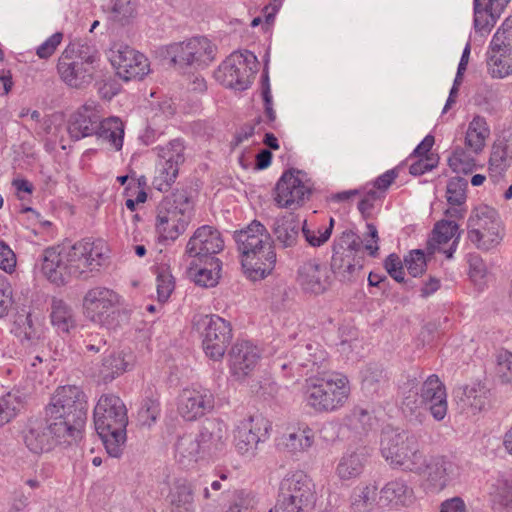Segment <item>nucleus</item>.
<instances>
[{"mask_svg":"<svg viewBox=\"0 0 512 512\" xmlns=\"http://www.w3.org/2000/svg\"><path fill=\"white\" fill-rule=\"evenodd\" d=\"M455 468V464L445 456H426L424 469L416 474L424 478L431 491L439 492L452 480Z\"/></svg>","mask_w":512,"mask_h":512,"instance_id":"5701e85b","label":"nucleus"},{"mask_svg":"<svg viewBox=\"0 0 512 512\" xmlns=\"http://www.w3.org/2000/svg\"><path fill=\"white\" fill-rule=\"evenodd\" d=\"M175 457L182 464H190L200 459H207L202 455V448L197 435L185 434L178 438L175 444Z\"/></svg>","mask_w":512,"mask_h":512,"instance_id":"37998d69","label":"nucleus"},{"mask_svg":"<svg viewBox=\"0 0 512 512\" xmlns=\"http://www.w3.org/2000/svg\"><path fill=\"white\" fill-rule=\"evenodd\" d=\"M190 40L174 42L165 47L164 55L180 68L191 66Z\"/></svg>","mask_w":512,"mask_h":512,"instance_id":"603ef678","label":"nucleus"},{"mask_svg":"<svg viewBox=\"0 0 512 512\" xmlns=\"http://www.w3.org/2000/svg\"><path fill=\"white\" fill-rule=\"evenodd\" d=\"M367 232L366 237L362 240V255L364 256V252H367V254L371 257H376L378 255L379 251V236L377 228L372 223H367Z\"/></svg>","mask_w":512,"mask_h":512,"instance_id":"69168bd1","label":"nucleus"},{"mask_svg":"<svg viewBox=\"0 0 512 512\" xmlns=\"http://www.w3.org/2000/svg\"><path fill=\"white\" fill-rule=\"evenodd\" d=\"M205 330L202 346L207 357L214 361L221 360L232 339L229 322L217 315L205 317Z\"/></svg>","mask_w":512,"mask_h":512,"instance_id":"dca6fc26","label":"nucleus"},{"mask_svg":"<svg viewBox=\"0 0 512 512\" xmlns=\"http://www.w3.org/2000/svg\"><path fill=\"white\" fill-rule=\"evenodd\" d=\"M87 413V397L80 387H58L40 413L41 425L34 437V453L76 445L83 437Z\"/></svg>","mask_w":512,"mask_h":512,"instance_id":"f257e3e1","label":"nucleus"},{"mask_svg":"<svg viewBox=\"0 0 512 512\" xmlns=\"http://www.w3.org/2000/svg\"><path fill=\"white\" fill-rule=\"evenodd\" d=\"M496 374L503 383H512V352L501 350L496 357Z\"/></svg>","mask_w":512,"mask_h":512,"instance_id":"052dcab7","label":"nucleus"},{"mask_svg":"<svg viewBox=\"0 0 512 512\" xmlns=\"http://www.w3.org/2000/svg\"><path fill=\"white\" fill-rule=\"evenodd\" d=\"M101 55L96 45L86 39H75L62 51L57 61L61 80L72 88H84L94 79Z\"/></svg>","mask_w":512,"mask_h":512,"instance_id":"7ed1b4c3","label":"nucleus"},{"mask_svg":"<svg viewBox=\"0 0 512 512\" xmlns=\"http://www.w3.org/2000/svg\"><path fill=\"white\" fill-rule=\"evenodd\" d=\"M109 60L116 74L124 81L141 80L150 71L148 58L126 44H114Z\"/></svg>","mask_w":512,"mask_h":512,"instance_id":"f8f14e48","label":"nucleus"},{"mask_svg":"<svg viewBox=\"0 0 512 512\" xmlns=\"http://www.w3.org/2000/svg\"><path fill=\"white\" fill-rule=\"evenodd\" d=\"M417 439L415 433L407 430L386 429L382 432L381 454L392 468H397L401 458H405V452Z\"/></svg>","mask_w":512,"mask_h":512,"instance_id":"aec40b11","label":"nucleus"},{"mask_svg":"<svg viewBox=\"0 0 512 512\" xmlns=\"http://www.w3.org/2000/svg\"><path fill=\"white\" fill-rule=\"evenodd\" d=\"M401 410L409 421L423 423L426 416V408L418 390H409L401 402Z\"/></svg>","mask_w":512,"mask_h":512,"instance_id":"49530a36","label":"nucleus"},{"mask_svg":"<svg viewBox=\"0 0 512 512\" xmlns=\"http://www.w3.org/2000/svg\"><path fill=\"white\" fill-rule=\"evenodd\" d=\"M62 116L53 114L48 118L44 119L41 124V129L45 135L48 136L49 142L55 144L62 131L61 122Z\"/></svg>","mask_w":512,"mask_h":512,"instance_id":"338daca9","label":"nucleus"},{"mask_svg":"<svg viewBox=\"0 0 512 512\" xmlns=\"http://www.w3.org/2000/svg\"><path fill=\"white\" fill-rule=\"evenodd\" d=\"M490 390L480 382L465 385L454 391L457 405L462 410L472 415L481 412L489 401Z\"/></svg>","mask_w":512,"mask_h":512,"instance_id":"cd10ccee","label":"nucleus"},{"mask_svg":"<svg viewBox=\"0 0 512 512\" xmlns=\"http://www.w3.org/2000/svg\"><path fill=\"white\" fill-rule=\"evenodd\" d=\"M189 49L191 51V66L205 68L216 57L217 47L206 37H192Z\"/></svg>","mask_w":512,"mask_h":512,"instance_id":"ea45409f","label":"nucleus"},{"mask_svg":"<svg viewBox=\"0 0 512 512\" xmlns=\"http://www.w3.org/2000/svg\"><path fill=\"white\" fill-rule=\"evenodd\" d=\"M378 488L372 483H360L350 495V512H373L377 506Z\"/></svg>","mask_w":512,"mask_h":512,"instance_id":"f704fd0d","label":"nucleus"},{"mask_svg":"<svg viewBox=\"0 0 512 512\" xmlns=\"http://www.w3.org/2000/svg\"><path fill=\"white\" fill-rule=\"evenodd\" d=\"M387 382L381 365L370 363L361 370V389L370 396L378 394Z\"/></svg>","mask_w":512,"mask_h":512,"instance_id":"c03bdc74","label":"nucleus"},{"mask_svg":"<svg viewBox=\"0 0 512 512\" xmlns=\"http://www.w3.org/2000/svg\"><path fill=\"white\" fill-rule=\"evenodd\" d=\"M468 183L464 178H451L447 184L446 198L451 206H463L466 202Z\"/></svg>","mask_w":512,"mask_h":512,"instance_id":"4d7b16f0","label":"nucleus"},{"mask_svg":"<svg viewBox=\"0 0 512 512\" xmlns=\"http://www.w3.org/2000/svg\"><path fill=\"white\" fill-rule=\"evenodd\" d=\"M303 177L301 171L289 170L283 173L275 187L274 200L278 207L295 209L308 199L311 189Z\"/></svg>","mask_w":512,"mask_h":512,"instance_id":"4468645a","label":"nucleus"},{"mask_svg":"<svg viewBox=\"0 0 512 512\" xmlns=\"http://www.w3.org/2000/svg\"><path fill=\"white\" fill-rule=\"evenodd\" d=\"M66 263V248H47L43 254L42 273L50 282L62 285L69 278L68 265Z\"/></svg>","mask_w":512,"mask_h":512,"instance_id":"c756f323","label":"nucleus"},{"mask_svg":"<svg viewBox=\"0 0 512 512\" xmlns=\"http://www.w3.org/2000/svg\"><path fill=\"white\" fill-rule=\"evenodd\" d=\"M50 317L53 326L61 332H69L70 328L75 325L71 307L61 299H53Z\"/></svg>","mask_w":512,"mask_h":512,"instance_id":"de8ad7c7","label":"nucleus"},{"mask_svg":"<svg viewBox=\"0 0 512 512\" xmlns=\"http://www.w3.org/2000/svg\"><path fill=\"white\" fill-rule=\"evenodd\" d=\"M213 393L203 387L185 388L178 400V413L186 421H195L213 410Z\"/></svg>","mask_w":512,"mask_h":512,"instance_id":"6ab92c4d","label":"nucleus"},{"mask_svg":"<svg viewBox=\"0 0 512 512\" xmlns=\"http://www.w3.org/2000/svg\"><path fill=\"white\" fill-rule=\"evenodd\" d=\"M157 297L159 302H165L174 290V281L168 272H160L156 278Z\"/></svg>","mask_w":512,"mask_h":512,"instance_id":"774afa93","label":"nucleus"},{"mask_svg":"<svg viewBox=\"0 0 512 512\" xmlns=\"http://www.w3.org/2000/svg\"><path fill=\"white\" fill-rule=\"evenodd\" d=\"M197 437L202 455L207 459H218L227 449L228 426L219 418H207L199 426Z\"/></svg>","mask_w":512,"mask_h":512,"instance_id":"a211bd4d","label":"nucleus"},{"mask_svg":"<svg viewBox=\"0 0 512 512\" xmlns=\"http://www.w3.org/2000/svg\"><path fill=\"white\" fill-rule=\"evenodd\" d=\"M489 56L488 71L493 78H504L512 74V53L507 50L493 51Z\"/></svg>","mask_w":512,"mask_h":512,"instance_id":"09e8293b","label":"nucleus"},{"mask_svg":"<svg viewBox=\"0 0 512 512\" xmlns=\"http://www.w3.org/2000/svg\"><path fill=\"white\" fill-rule=\"evenodd\" d=\"M471 150L456 148L452 155L448 158L450 168L456 173H470L475 167V156Z\"/></svg>","mask_w":512,"mask_h":512,"instance_id":"6e6d98bb","label":"nucleus"},{"mask_svg":"<svg viewBox=\"0 0 512 512\" xmlns=\"http://www.w3.org/2000/svg\"><path fill=\"white\" fill-rule=\"evenodd\" d=\"M294 353L296 364L300 367L310 368L311 372L320 368L327 358L326 351L316 342L298 346Z\"/></svg>","mask_w":512,"mask_h":512,"instance_id":"a19ab883","label":"nucleus"},{"mask_svg":"<svg viewBox=\"0 0 512 512\" xmlns=\"http://www.w3.org/2000/svg\"><path fill=\"white\" fill-rule=\"evenodd\" d=\"M278 497L312 505L314 492L311 479L303 471L288 473L280 482Z\"/></svg>","mask_w":512,"mask_h":512,"instance_id":"393cba45","label":"nucleus"},{"mask_svg":"<svg viewBox=\"0 0 512 512\" xmlns=\"http://www.w3.org/2000/svg\"><path fill=\"white\" fill-rule=\"evenodd\" d=\"M510 0H474V27L481 35L488 34Z\"/></svg>","mask_w":512,"mask_h":512,"instance_id":"7c9ffc66","label":"nucleus"},{"mask_svg":"<svg viewBox=\"0 0 512 512\" xmlns=\"http://www.w3.org/2000/svg\"><path fill=\"white\" fill-rule=\"evenodd\" d=\"M160 161L156 168L153 186L159 191H166L175 182L179 165L184 162L185 146L181 139H173L165 146L156 148Z\"/></svg>","mask_w":512,"mask_h":512,"instance_id":"ddd939ff","label":"nucleus"},{"mask_svg":"<svg viewBox=\"0 0 512 512\" xmlns=\"http://www.w3.org/2000/svg\"><path fill=\"white\" fill-rule=\"evenodd\" d=\"M351 393L349 379L339 372H326L306 379L304 397L307 406L318 413H332L347 403Z\"/></svg>","mask_w":512,"mask_h":512,"instance_id":"39448f33","label":"nucleus"},{"mask_svg":"<svg viewBox=\"0 0 512 512\" xmlns=\"http://www.w3.org/2000/svg\"><path fill=\"white\" fill-rule=\"evenodd\" d=\"M94 135L107 142L115 151H119L123 146L124 124L118 117L100 119Z\"/></svg>","mask_w":512,"mask_h":512,"instance_id":"4c0bfd02","label":"nucleus"},{"mask_svg":"<svg viewBox=\"0 0 512 512\" xmlns=\"http://www.w3.org/2000/svg\"><path fill=\"white\" fill-rule=\"evenodd\" d=\"M124 352L112 353L103 359L100 375L105 383L111 382L115 377L126 371L130 364L131 356L126 359Z\"/></svg>","mask_w":512,"mask_h":512,"instance_id":"a18cd8bd","label":"nucleus"},{"mask_svg":"<svg viewBox=\"0 0 512 512\" xmlns=\"http://www.w3.org/2000/svg\"><path fill=\"white\" fill-rule=\"evenodd\" d=\"M331 270L342 282H352L360 275L364 266L362 240L352 230H345L333 242Z\"/></svg>","mask_w":512,"mask_h":512,"instance_id":"0eeeda50","label":"nucleus"},{"mask_svg":"<svg viewBox=\"0 0 512 512\" xmlns=\"http://www.w3.org/2000/svg\"><path fill=\"white\" fill-rule=\"evenodd\" d=\"M203 267L198 268L196 261L190 262L189 275L194 282L203 287H213L218 283L221 271V261L219 259H211L202 261Z\"/></svg>","mask_w":512,"mask_h":512,"instance_id":"58836bf2","label":"nucleus"},{"mask_svg":"<svg viewBox=\"0 0 512 512\" xmlns=\"http://www.w3.org/2000/svg\"><path fill=\"white\" fill-rule=\"evenodd\" d=\"M509 159L506 148L503 146H493L489 159V177L494 182H499L509 167Z\"/></svg>","mask_w":512,"mask_h":512,"instance_id":"8fccbe9b","label":"nucleus"},{"mask_svg":"<svg viewBox=\"0 0 512 512\" xmlns=\"http://www.w3.org/2000/svg\"><path fill=\"white\" fill-rule=\"evenodd\" d=\"M468 239L480 250H490L503 239L504 226L496 209L476 207L468 219Z\"/></svg>","mask_w":512,"mask_h":512,"instance_id":"6e6552de","label":"nucleus"},{"mask_svg":"<svg viewBox=\"0 0 512 512\" xmlns=\"http://www.w3.org/2000/svg\"><path fill=\"white\" fill-rule=\"evenodd\" d=\"M367 460L365 449L347 452L339 459L335 473L342 481L356 479L363 473Z\"/></svg>","mask_w":512,"mask_h":512,"instance_id":"473e14b6","label":"nucleus"},{"mask_svg":"<svg viewBox=\"0 0 512 512\" xmlns=\"http://www.w3.org/2000/svg\"><path fill=\"white\" fill-rule=\"evenodd\" d=\"M156 212L155 227L159 237L174 241L187 229L193 204L186 191H176L161 200Z\"/></svg>","mask_w":512,"mask_h":512,"instance_id":"423d86ee","label":"nucleus"},{"mask_svg":"<svg viewBox=\"0 0 512 512\" xmlns=\"http://www.w3.org/2000/svg\"><path fill=\"white\" fill-rule=\"evenodd\" d=\"M64 34L62 32H55L43 43L36 48V55L39 59H50L56 52L59 45L62 43Z\"/></svg>","mask_w":512,"mask_h":512,"instance_id":"680f3d73","label":"nucleus"},{"mask_svg":"<svg viewBox=\"0 0 512 512\" xmlns=\"http://www.w3.org/2000/svg\"><path fill=\"white\" fill-rule=\"evenodd\" d=\"M404 455L405 458H401L396 469H401L414 474L421 473L425 466L426 455L420 449L419 438Z\"/></svg>","mask_w":512,"mask_h":512,"instance_id":"3c124183","label":"nucleus"},{"mask_svg":"<svg viewBox=\"0 0 512 512\" xmlns=\"http://www.w3.org/2000/svg\"><path fill=\"white\" fill-rule=\"evenodd\" d=\"M257 71V58L250 51L234 52L215 71L216 80L235 90L247 89Z\"/></svg>","mask_w":512,"mask_h":512,"instance_id":"9d476101","label":"nucleus"},{"mask_svg":"<svg viewBox=\"0 0 512 512\" xmlns=\"http://www.w3.org/2000/svg\"><path fill=\"white\" fill-rule=\"evenodd\" d=\"M234 239L242 267L250 279H263L271 273L276 264V253L271 236L261 222L254 220L245 229L236 231Z\"/></svg>","mask_w":512,"mask_h":512,"instance_id":"f03ea898","label":"nucleus"},{"mask_svg":"<svg viewBox=\"0 0 512 512\" xmlns=\"http://www.w3.org/2000/svg\"><path fill=\"white\" fill-rule=\"evenodd\" d=\"M409 274L413 277L421 275L426 269V258L422 250H413L404 259Z\"/></svg>","mask_w":512,"mask_h":512,"instance_id":"0e129e2a","label":"nucleus"},{"mask_svg":"<svg viewBox=\"0 0 512 512\" xmlns=\"http://www.w3.org/2000/svg\"><path fill=\"white\" fill-rule=\"evenodd\" d=\"M166 499L171 512H194L193 490L185 479L173 483Z\"/></svg>","mask_w":512,"mask_h":512,"instance_id":"72a5a7b5","label":"nucleus"},{"mask_svg":"<svg viewBox=\"0 0 512 512\" xmlns=\"http://www.w3.org/2000/svg\"><path fill=\"white\" fill-rule=\"evenodd\" d=\"M301 228L300 221L290 213L275 219L272 232L279 245L291 248L297 244Z\"/></svg>","mask_w":512,"mask_h":512,"instance_id":"2f4dec72","label":"nucleus"},{"mask_svg":"<svg viewBox=\"0 0 512 512\" xmlns=\"http://www.w3.org/2000/svg\"><path fill=\"white\" fill-rule=\"evenodd\" d=\"M269 424L262 416H250L243 419L234 431V445L237 452L246 457H253L259 442L267 438Z\"/></svg>","mask_w":512,"mask_h":512,"instance_id":"2eb2a0df","label":"nucleus"},{"mask_svg":"<svg viewBox=\"0 0 512 512\" xmlns=\"http://www.w3.org/2000/svg\"><path fill=\"white\" fill-rule=\"evenodd\" d=\"M297 281L306 293L318 295L330 287L331 276L325 264L317 259H310L299 266Z\"/></svg>","mask_w":512,"mask_h":512,"instance_id":"4be33fe9","label":"nucleus"},{"mask_svg":"<svg viewBox=\"0 0 512 512\" xmlns=\"http://www.w3.org/2000/svg\"><path fill=\"white\" fill-rule=\"evenodd\" d=\"M459 226L453 220H440L433 229L432 237L428 242L431 253L436 250L443 252L450 259L456 250L459 238Z\"/></svg>","mask_w":512,"mask_h":512,"instance_id":"c85d7f7f","label":"nucleus"},{"mask_svg":"<svg viewBox=\"0 0 512 512\" xmlns=\"http://www.w3.org/2000/svg\"><path fill=\"white\" fill-rule=\"evenodd\" d=\"M102 12L106 15L107 24L114 29L132 27L138 17L137 0H102Z\"/></svg>","mask_w":512,"mask_h":512,"instance_id":"b1692460","label":"nucleus"},{"mask_svg":"<svg viewBox=\"0 0 512 512\" xmlns=\"http://www.w3.org/2000/svg\"><path fill=\"white\" fill-rule=\"evenodd\" d=\"M121 296L112 289L97 286L89 289L83 298V310L87 319L107 329L116 326Z\"/></svg>","mask_w":512,"mask_h":512,"instance_id":"1a4fd4ad","label":"nucleus"},{"mask_svg":"<svg viewBox=\"0 0 512 512\" xmlns=\"http://www.w3.org/2000/svg\"><path fill=\"white\" fill-rule=\"evenodd\" d=\"M256 505L255 497L243 490L235 493L234 499L226 512H252Z\"/></svg>","mask_w":512,"mask_h":512,"instance_id":"e2e57ef3","label":"nucleus"},{"mask_svg":"<svg viewBox=\"0 0 512 512\" xmlns=\"http://www.w3.org/2000/svg\"><path fill=\"white\" fill-rule=\"evenodd\" d=\"M25 407L21 397L15 393H8L0 398V426L8 423Z\"/></svg>","mask_w":512,"mask_h":512,"instance_id":"864d4df0","label":"nucleus"},{"mask_svg":"<svg viewBox=\"0 0 512 512\" xmlns=\"http://www.w3.org/2000/svg\"><path fill=\"white\" fill-rule=\"evenodd\" d=\"M333 226L334 219L330 218L329 226L325 227L324 229L319 228L317 231H315L303 225L301 230L305 240L309 243V245L313 247H320L329 240L332 234Z\"/></svg>","mask_w":512,"mask_h":512,"instance_id":"bf43d9fd","label":"nucleus"},{"mask_svg":"<svg viewBox=\"0 0 512 512\" xmlns=\"http://www.w3.org/2000/svg\"><path fill=\"white\" fill-rule=\"evenodd\" d=\"M490 129L485 118L475 116L468 125L465 136V146L474 154H479L485 147Z\"/></svg>","mask_w":512,"mask_h":512,"instance_id":"79ce46f5","label":"nucleus"},{"mask_svg":"<svg viewBox=\"0 0 512 512\" xmlns=\"http://www.w3.org/2000/svg\"><path fill=\"white\" fill-rule=\"evenodd\" d=\"M101 115L93 103L85 104L71 116L66 131L73 140H80L94 135Z\"/></svg>","mask_w":512,"mask_h":512,"instance_id":"a878e982","label":"nucleus"},{"mask_svg":"<svg viewBox=\"0 0 512 512\" xmlns=\"http://www.w3.org/2000/svg\"><path fill=\"white\" fill-rule=\"evenodd\" d=\"M260 358L259 350L249 341L234 344L230 352V368L239 380L248 376L256 367Z\"/></svg>","mask_w":512,"mask_h":512,"instance_id":"bb28decb","label":"nucleus"},{"mask_svg":"<svg viewBox=\"0 0 512 512\" xmlns=\"http://www.w3.org/2000/svg\"><path fill=\"white\" fill-rule=\"evenodd\" d=\"M107 247L102 240H82L66 249V265L70 277H82L102 265Z\"/></svg>","mask_w":512,"mask_h":512,"instance_id":"9b49d317","label":"nucleus"},{"mask_svg":"<svg viewBox=\"0 0 512 512\" xmlns=\"http://www.w3.org/2000/svg\"><path fill=\"white\" fill-rule=\"evenodd\" d=\"M223 247L224 241L220 232L213 226L203 225L190 237L185 254L193 258L192 261L202 262L217 259L215 255L222 251Z\"/></svg>","mask_w":512,"mask_h":512,"instance_id":"f3484780","label":"nucleus"},{"mask_svg":"<svg viewBox=\"0 0 512 512\" xmlns=\"http://www.w3.org/2000/svg\"><path fill=\"white\" fill-rule=\"evenodd\" d=\"M419 393L426 410L434 420H444L448 412V402L446 387L440 378L435 374L428 376L422 383Z\"/></svg>","mask_w":512,"mask_h":512,"instance_id":"412c9836","label":"nucleus"},{"mask_svg":"<svg viewBox=\"0 0 512 512\" xmlns=\"http://www.w3.org/2000/svg\"><path fill=\"white\" fill-rule=\"evenodd\" d=\"M413 497V489L403 479H394L379 492V500L385 505H407Z\"/></svg>","mask_w":512,"mask_h":512,"instance_id":"c9c22d12","label":"nucleus"},{"mask_svg":"<svg viewBox=\"0 0 512 512\" xmlns=\"http://www.w3.org/2000/svg\"><path fill=\"white\" fill-rule=\"evenodd\" d=\"M315 433L306 424H301L292 432L283 435L282 444L292 454H299L308 451L314 444Z\"/></svg>","mask_w":512,"mask_h":512,"instance_id":"e433bc0d","label":"nucleus"},{"mask_svg":"<svg viewBox=\"0 0 512 512\" xmlns=\"http://www.w3.org/2000/svg\"><path fill=\"white\" fill-rule=\"evenodd\" d=\"M94 425L107 453L120 457L126 442L127 409L116 395H102L94 408Z\"/></svg>","mask_w":512,"mask_h":512,"instance_id":"20e7f679","label":"nucleus"},{"mask_svg":"<svg viewBox=\"0 0 512 512\" xmlns=\"http://www.w3.org/2000/svg\"><path fill=\"white\" fill-rule=\"evenodd\" d=\"M493 51L507 50L512 48V17L507 18L498 28L490 43Z\"/></svg>","mask_w":512,"mask_h":512,"instance_id":"13d9d810","label":"nucleus"},{"mask_svg":"<svg viewBox=\"0 0 512 512\" xmlns=\"http://www.w3.org/2000/svg\"><path fill=\"white\" fill-rule=\"evenodd\" d=\"M489 496L494 509L508 507L512 502V487L506 480L498 479L491 484Z\"/></svg>","mask_w":512,"mask_h":512,"instance_id":"5fc2aeb1","label":"nucleus"}]
</instances>
